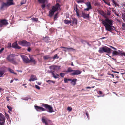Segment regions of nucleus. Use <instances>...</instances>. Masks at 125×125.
<instances>
[{
  "label": "nucleus",
  "mask_w": 125,
  "mask_h": 125,
  "mask_svg": "<svg viewBox=\"0 0 125 125\" xmlns=\"http://www.w3.org/2000/svg\"><path fill=\"white\" fill-rule=\"evenodd\" d=\"M102 23L105 26L106 30L111 32L112 29L111 26L113 25L112 21L107 18L105 20L102 21Z\"/></svg>",
  "instance_id": "f257e3e1"
},
{
  "label": "nucleus",
  "mask_w": 125,
  "mask_h": 125,
  "mask_svg": "<svg viewBox=\"0 0 125 125\" xmlns=\"http://www.w3.org/2000/svg\"><path fill=\"white\" fill-rule=\"evenodd\" d=\"M111 51L112 50L110 48L107 46H104L100 48L98 51L100 53H102L105 52L109 54L111 53Z\"/></svg>",
  "instance_id": "f03ea898"
},
{
  "label": "nucleus",
  "mask_w": 125,
  "mask_h": 125,
  "mask_svg": "<svg viewBox=\"0 0 125 125\" xmlns=\"http://www.w3.org/2000/svg\"><path fill=\"white\" fill-rule=\"evenodd\" d=\"M60 7V5L58 3H57L55 5L53 6L52 9L49 11V16L51 17L54 14L55 12L56 11L59 7Z\"/></svg>",
  "instance_id": "7ed1b4c3"
},
{
  "label": "nucleus",
  "mask_w": 125,
  "mask_h": 125,
  "mask_svg": "<svg viewBox=\"0 0 125 125\" xmlns=\"http://www.w3.org/2000/svg\"><path fill=\"white\" fill-rule=\"evenodd\" d=\"M15 55L14 54H10L6 58L7 60L10 62H12V63L16 64V62L15 61L13 57L15 56Z\"/></svg>",
  "instance_id": "20e7f679"
},
{
  "label": "nucleus",
  "mask_w": 125,
  "mask_h": 125,
  "mask_svg": "<svg viewBox=\"0 0 125 125\" xmlns=\"http://www.w3.org/2000/svg\"><path fill=\"white\" fill-rule=\"evenodd\" d=\"M112 55L113 56L120 55L122 56H125V52L122 51L120 50H118L117 51H113Z\"/></svg>",
  "instance_id": "39448f33"
},
{
  "label": "nucleus",
  "mask_w": 125,
  "mask_h": 125,
  "mask_svg": "<svg viewBox=\"0 0 125 125\" xmlns=\"http://www.w3.org/2000/svg\"><path fill=\"white\" fill-rule=\"evenodd\" d=\"M18 44L21 45L23 46H29L30 45V43L29 42H27L24 40L20 41L18 42Z\"/></svg>",
  "instance_id": "423d86ee"
},
{
  "label": "nucleus",
  "mask_w": 125,
  "mask_h": 125,
  "mask_svg": "<svg viewBox=\"0 0 125 125\" xmlns=\"http://www.w3.org/2000/svg\"><path fill=\"white\" fill-rule=\"evenodd\" d=\"M42 106L44 107L46 109L48 110V111L50 113H52L54 112L53 109V108L50 105L45 104H42Z\"/></svg>",
  "instance_id": "0eeeda50"
},
{
  "label": "nucleus",
  "mask_w": 125,
  "mask_h": 125,
  "mask_svg": "<svg viewBox=\"0 0 125 125\" xmlns=\"http://www.w3.org/2000/svg\"><path fill=\"white\" fill-rule=\"evenodd\" d=\"M20 56L25 63H29V59L27 56L21 55Z\"/></svg>",
  "instance_id": "6e6552de"
},
{
  "label": "nucleus",
  "mask_w": 125,
  "mask_h": 125,
  "mask_svg": "<svg viewBox=\"0 0 125 125\" xmlns=\"http://www.w3.org/2000/svg\"><path fill=\"white\" fill-rule=\"evenodd\" d=\"M34 107L35 109L37 111H45V109L42 107H40L37 105H35Z\"/></svg>",
  "instance_id": "1a4fd4ad"
},
{
  "label": "nucleus",
  "mask_w": 125,
  "mask_h": 125,
  "mask_svg": "<svg viewBox=\"0 0 125 125\" xmlns=\"http://www.w3.org/2000/svg\"><path fill=\"white\" fill-rule=\"evenodd\" d=\"M82 72L79 70H74L73 72L71 73V75H74L80 74Z\"/></svg>",
  "instance_id": "9d476101"
},
{
  "label": "nucleus",
  "mask_w": 125,
  "mask_h": 125,
  "mask_svg": "<svg viewBox=\"0 0 125 125\" xmlns=\"http://www.w3.org/2000/svg\"><path fill=\"white\" fill-rule=\"evenodd\" d=\"M11 47L15 49H19L21 48V47H20L18 45L17 43V41H16L15 42L13 43L12 44Z\"/></svg>",
  "instance_id": "9b49d317"
},
{
  "label": "nucleus",
  "mask_w": 125,
  "mask_h": 125,
  "mask_svg": "<svg viewBox=\"0 0 125 125\" xmlns=\"http://www.w3.org/2000/svg\"><path fill=\"white\" fill-rule=\"evenodd\" d=\"M39 3L41 4H42L41 5V7L42 9L44 8L45 7V4L46 1L45 0H38Z\"/></svg>",
  "instance_id": "f8f14e48"
},
{
  "label": "nucleus",
  "mask_w": 125,
  "mask_h": 125,
  "mask_svg": "<svg viewBox=\"0 0 125 125\" xmlns=\"http://www.w3.org/2000/svg\"><path fill=\"white\" fill-rule=\"evenodd\" d=\"M29 57L30 58L29 60V63L30 62H33L34 65L36 64V62L31 55H29Z\"/></svg>",
  "instance_id": "ddd939ff"
},
{
  "label": "nucleus",
  "mask_w": 125,
  "mask_h": 125,
  "mask_svg": "<svg viewBox=\"0 0 125 125\" xmlns=\"http://www.w3.org/2000/svg\"><path fill=\"white\" fill-rule=\"evenodd\" d=\"M49 68L51 70H52L54 71H57L59 70V68L56 66L55 65H52L49 66Z\"/></svg>",
  "instance_id": "4468645a"
},
{
  "label": "nucleus",
  "mask_w": 125,
  "mask_h": 125,
  "mask_svg": "<svg viewBox=\"0 0 125 125\" xmlns=\"http://www.w3.org/2000/svg\"><path fill=\"white\" fill-rule=\"evenodd\" d=\"M42 121L43 123H45L46 125H48L47 122L50 121V120L45 117H42Z\"/></svg>",
  "instance_id": "2eb2a0df"
},
{
  "label": "nucleus",
  "mask_w": 125,
  "mask_h": 125,
  "mask_svg": "<svg viewBox=\"0 0 125 125\" xmlns=\"http://www.w3.org/2000/svg\"><path fill=\"white\" fill-rule=\"evenodd\" d=\"M7 1L6 3L8 7L9 6L13 5L14 3H13V0H7Z\"/></svg>",
  "instance_id": "dca6fc26"
},
{
  "label": "nucleus",
  "mask_w": 125,
  "mask_h": 125,
  "mask_svg": "<svg viewBox=\"0 0 125 125\" xmlns=\"http://www.w3.org/2000/svg\"><path fill=\"white\" fill-rule=\"evenodd\" d=\"M49 72L52 74L53 75V77L54 78L56 79L59 78V75L58 74H56V75H55L54 73V71H52V70H51Z\"/></svg>",
  "instance_id": "f3484780"
},
{
  "label": "nucleus",
  "mask_w": 125,
  "mask_h": 125,
  "mask_svg": "<svg viewBox=\"0 0 125 125\" xmlns=\"http://www.w3.org/2000/svg\"><path fill=\"white\" fill-rule=\"evenodd\" d=\"M5 118L2 114L0 113V122H5Z\"/></svg>",
  "instance_id": "a211bd4d"
},
{
  "label": "nucleus",
  "mask_w": 125,
  "mask_h": 125,
  "mask_svg": "<svg viewBox=\"0 0 125 125\" xmlns=\"http://www.w3.org/2000/svg\"><path fill=\"white\" fill-rule=\"evenodd\" d=\"M82 16L84 18H89V14H86L83 11L82 12Z\"/></svg>",
  "instance_id": "6ab92c4d"
},
{
  "label": "nucleus",
  "mask_w": 125,
  "mask_h": 125,
  "mask_svg": "<svg viewBox=\"0 0 125 125\" xmlns=\"http://www.w3.org/2000/svg\"><path fill=\"white\" fill-rule=\"evenodd\" d=\"M37 80V79L36 76L35 75H32L31 76L29 81L31 82V81H34V80Z\"/></svg>",
  "instance_id": "aec40b11"
},
{
  "label": "nucleus",
  "mask_w": 125,
  "mask_h": 125,
  "mask_svg": "<svg viewBox=\"0 0 125 125\" xmlns=\"http://www.w3.org/2000/svg\"><path fill=\"white\" fill-rule=\"evenodd\" d=\"M6 6L8 7L6 3L3 2L0 7V10H4V7Z\"/></svg>",
  "instance_id": "412c9836"
},
{
  "label": "nucleus",
  "mask_w": 125,
  "mask_h": 125,
  "mask_svg": "<svg viewBox=\"0 0 125 125\" xmlns=\"http://www.w3.org/2000/svg\"><path fill=\"white\" fill-rule=\"evenodd\" d=\"M0 22L3 25H7L8 23L7 22V20L3 19L2 20L0 21Z\"/></svg>",
  "instance_id": "4be33fe9"
},
{
  "label": "nucleus",
  "mask_w": 125,
  "mask_h": 125,
  "mask_svg": "<svg viewBox=\"0 0 125 125\" xmlns=\"http://www.w3.org/2000/svg\"><path fill=\"white\" fill-rule=\"evenodd\" d=\"M72 19V23L73 24H75L77 25V24L78 21L77 19L75 18H73Z\"/></svg>",
  "instance_id": "5701e85b"
},
{
  "label": "nucleus",
  "mask_w": 125,
  "mask_h": 125,
  "mask_svg": "<svg viewBox=\"0 0 125 125\" xmlns=\"http://www.w3.org/2000/svg\"><path fill=\"white\" fill-rule=\"evenodd\" d=\"M64 22L65 24H70L71 23L72 20H64Z\"/></svg>",
  "instance_id": "b1692460"
},
{
  "label": "nucleus",
  "mask_w": 125,
  "mask_h": 125,
  "mask_svg": "<svg viewBox=\"0 0 125 125\" xmlns=\"http://www.w3.org/2000/svg\"><path fill=\"white\" fill-rule=\"evenodd\" d=\"M77 81V79H74L71 80V83L74 85H75L76 84V82Z\"/></svg>",
  "instance_id": "393cba45"
},
{
  "label": "nucleus",
  "mask_w": 125,
  "mask_h": 125,
  "mask_svg": "<svg viewBox=\"0 0 125 125\" xmlns=\"http://www.w3.org/2000/svg\"><path fill=\"white\" fill-rule=\"evenodd\" d=\"M79 10H78L77 8V5H76V8H75V11L76 13V15L78 17H80V16L79 13Z\"/></svg>",
  "instance_id": "a878e982"
},
{
  "label": "nucleus",
  "mask_w": 125,
  "mask_h": 125,
  "mask_svg": "<svg viewBox=\"0 0 125 125\" xmlns=\"http://www.w3.org/2000/svg\"><path fill=\"white\" fill-rule=\"evenodd\" d=\"M8 71L10 72V73H13L14 74H15L16 75H17V73L14 72V71L12 69H11L10 68H9L8 69Z\"/></svg>",
  "instance_id": "bb28decb"
},
{
  "label": "nucleus",
  "mask_w": 125,
  "mask_h": 125,
  "mask_svg": "<svg viewBox=\"0 0 125 125\" xmlns=\"http://www.w3.org/2000/svg\"><path fill=\"white\" fill-rule=\"evenodd\" d=\"M60 47L61 48H62L66 49L67 50H72V51H74L75 50L74 49L72 48H68L66 47H63V46H61Z\"/></svg>",
  "instance_id": "cd10ccee"
},
{
  "label": "nucleus",
  "mask_w": 125,
  "mask_h": 125,
  "mask_svg": "<svg viewBox=\"0 0 125 125\" xmlns=\"http://www.w3.org/2000/svg\"><path fill=\"white\" fill-rule=\"evenodd\" d=\"M86 5L87 8L91 9H92V6L90 2H88L87 3Z\"/></svg>",
  "instance_id": "c85d7f7f"
},
{
  "label": "nucleus",
  "mask_w": 125,
  "mask_h": 125,
  "mask_svg": "<svg viewBox=\"0 0 125 125\" xmlns=\"http://www.w3.org/2000/svg\"><path fill=\"white\" fill-rule=\"evenodd\" d=\"M5 72V71L4 70H0V77H2L4 74Z\"/></svg>",
  "instance_id": "c756f323"
},
{
  "label": "nucleus",
  "mask_w": 125,
  "mask_h": 125,
  "mask_svg": "<svg viewBox=\"0 0 125 125\" xmlns=\"http://www.w3.org/2000/svg\"><path fill=\"white\" fill-rule=\"evenodd\" d=\"M111 9L110 8L109 9H108L107 10V15L110 16L111 15Z\"/></svg>",
  "instance_id": "7c9ffc66"
},
{
  "label": "nucleus",
  "mask_w": 125,
  "mask_h": 125,
  "mask_svg": "<svg viewBox=\"0 0 125 125\" xmlns=\"http://www.w3.org/2000/svg\"><path fill=\"white\" fill-rule=\"evenodd\" d=\"M122 18L124 22H125V14H122Z\"/></svg>",
  "instance_id": "2f4dec72"
},
{
  "label": "nucleus",
  "mask_w": 125,
  "mask_h": 125,
  "mask_svg": "<svg viewBox=\"0 0 125 125\" xmlns=\"http://www.w3.org/2000/svg\"><path fill=\"white\" fill-rule=\"evenodd\" d=\"M74 70H72L71 67L69 68L67 70V72H73Z\"/></svg>",
  "instance_id": "473e14b6"
},
{
  "label": "nucleus",
  "mask_w": 125,
  "mask_h": 125,
  "mask_svg": "<svg viewBox=\"0 0 125 125\" xmlns=\"http://www.w3.org/2000/svg\"><path fill=\"white\" fill-rule=\"evenodd\" d=\"M78 3H81L84 2V0H79L77 1Z\"/></svg>",
  "instance_id": "72a5a7b5"
},
{
  "label": "nucleus",
  "mask_w": 125,
  "mask_h": 125,
  "mask_svg": "<svg viewBox=\"0 0 125 125\" xmlns=\"http://www.w3.org/2000/svg\"><path fill=\"white\" fill-rule=\"evenodd\" d=\"M50 58V57L48 55H46L44 57V58L45 60L48 59Z\"/></svg>",
  "instance_id": "f704fd0d"
},
{
  "label": "nucleus",
  "mask_w": 125,
  "mask_h": 125,
  "mask_svg": "<svg viewBox=\"0 0 125 125\" xmlns=\"http://www.w3.org/2000/svg\"><path fill=\"white\" fill-rule=\"evenodd\" d=\"M67 110L69 111V112L71 111L72 110V108L70 107H68L67 108Z\"/></svg>",
  "instance_id": "c9c22d12"
},
{
  "label": "nucleus",
  "mask_w": 125,
  "mask_h": 125,
  "mask_svg": "<svg viewBox=\"0 0 125 125\" xmlns=\"http://www.w3.org/2000/svg\"><path fill=\"white\" fill-rule=\"evenodd\" d=\"M58 13H57L55 14L54 16V20H56L57 16L58 15Z\"/></svg>",
  "instance_id": "e433bc0d"
},
{
  "label": "nucleus",
  "mask_w": 125,
  "mask_h": 125,
  "mask_svg": "<svg viewBox=\"0 0 125 125\" xmlns=\"http://www.w3.org/2000/svg\"><path fill=\"white\" fill-rule=\"evenodd\" d=\"M7 107L10 111H12V108L11 107L7 106Z\"/></svg>",
  "instance_id": "4c0bfd02"
},
{
  "label": "nucleus",
  "mask_w": 125,
  "mask_h": 125,
  "mask_svg": "<svg viewBox=\"0 0 125 125\" xmlns=\"http://www.w3.org/2000/svg\"><path fill=\"white\" fill-rule=\"evenodd\" d=\"M60 75L61 77H63L65 75V74L64 73H61L60 74Z\"/></svg>",
  "instance_id": "58836bf2"
},
{
  "label": "nucleus",
  "mask_w": 125,
  "mask_h": 125,
  "mask_svg": "<svg viewBox=\"0 0 125 125\" xmlns=\"http://www.w3.org/2000/svg\"><path fill=\"white\" fill-rule=\"evenodd\" d=\"M11 47V44L10 43H8V47L10 48Z\"/></svg>",
  "instance_id": "ea45409f"
},
{
  "label": "nucleus",
  "mask_w": 125,
  "mask_h": 125,
  "mask_svg": "<svg viewBox=\"0 0 125 125\" xmlns=\"http://www.w3.org/2000/svg\"><path fill=\"white\" fill-rule=\"evenodd\" d=\"M35 88L38 90H39L40 89V87L38 85H35Z\"/></svg>",
  "instance_id": "a19ab883"
},
{
  "label": "nucleus",
  "mask_w": 125,
  "mask_h": 125,
  "mask_svg": "<svg viewBox=\"0 0 125 125\" xmlns=\"http://www.w3.org/2000/svg\"><path fill=\"white\" fill-rule=\"evenodd\" d=\"M86 114L88 119H89V115L88 113L87 112H86Z\"/></svg>",
  "instance_id": "79ce46f5"
},
{
  "label": "nucleus",
  "mask_w": 125,
  "mask_h": 125,
  "mask_svg": "<svg viewBox=\"0 0 125 125\" xmlns=\"http://www.w3.org/2000/svg\"><path fill=\"white\" fill-rule=\"evenodd\" d=\"M104 2L105 4H106L108 5L109 6H111V5L110 4V3H107L105 0V1H104Z\"/></svg>",
  "instance_id": "37998d69"
},
{
  "label": "nucleus",
  "mask_w": 125,
  "mask_h": 125,
  "mask_svg": "<svg viewBox=\"0 0 125 125\" xmlns=\"http://www.w3.org/2000/svg\"><path fill=\"white\" fill-rule=\"evenodd\" d=\"M33 20L35 21H38V18H33L32 19Z\"/></svg>",
  "instance_id": "c03bdc74"
},
{
  "label": "nucleus",
  "mask_w": 125,
  "mask_h": 125,
  "mask_svg": "<svg viewBox=\"0 0 125 125\" xmlns=\"http://www.w3.org/2000/svg\"><path fill=\"white\" fill-rule=\"evenodd\" d=\"M5 122H0V125H4Z\"/></svg>",
  "instance_id": "a18cd8bd"
},
{
  "label": "nucleus",
  "mask_w": 125,
  "mask_h": 125,
  "mask_svg": "<svg viewBox=\"0 0 125 125\" xmlns=\"http://www.w3.org/2000/svg\"><path fill=\"white\" fill-rule=\"evenodd\" d=\"M46 82H52V83H55V82H54V81H52L51 80H48L46 81Z\"/></svg>",
  "instance_id": "49530a36"
},
{
  "label": "nucleus",
  "mask_w": 125,
  "mask_h": 125,
  "mask_svg": "<svg viewBox=\"0 0 125 125\" xmlns=\"http://www.w3.org/2000/svg\"><path fill=\"white\" fill-rule=\"evenodd\" d=\"M4 48H2L0 50V53H1L4 50Z\"/></svg>",
  "instance_id": "de8ad7c7"
},
{
  "label": "nucleus",
  "mask_w": 125,
  "mask_h": 125,
  "mask_svg": "<svg viewBox=\"0 0 125 125\" xmlns=\"http://www.w3.org/2000/svg\"><path fill=\"white\" fill-rule=\"evenodd\" d=\"M110 47L111 48H112L114 49V50H117V49L116 48L111 46H110Z\"/></svg>",
  "instance_id": "09e8293b"
},
{
  "label": "nucleus",
  "mask_w": 125,
  "mask_h": 125,
  "mask_svg": "<svg viewBox=\"0 0 125 125\" xmlns=\"http://www.w3.org/2000/svg\"><path fill=\"white\" fill-rule=\"evenodd\" d=\"M67 79L66 78H64V82L65 83H67L68 82Z\"/></svg>",
  "instance_id": "8fccbe9b"
},
{
  "label": "nucleus",
  "mask_w": 125,
  "mask_h": 125,
  "mask_svg": "<svg viewBox=\"0 0 125 125\" xmlns=\"http://www.w3.org/2000/svg\"><path fill=\"white\" fill-rule=\"evenodd\" d=\"M90 9H91L89 8H87L85 9L84 10H87V11H88Z\"/></svg>",
  "instance_id": "3c124183"
},
{
  "label": "nucleus",
  "mask_w": 125,
  "mask_h": 125,
  "mask_svg": "<svg viewBox=\"0 0 125 125\" xmlns=\"http://www.w3.org/2000/svg\"><path fill=\"white\" fill-rule=\"evenodd\" d=\"M57 54L55 55L53 57V58L54 59H55L56 58V57H57Z\"/></svg>",
  "instance_id": "603ef678"
},
{
  "label": "nucleus",
  "mask_w": 125,
  "mask_h": 125,
  "mask_svg": "<svg viewBox=\"0 0 125 125\" xmlns=\"http://www.w3.org/2000/svg\"><path fill=\"white\" fill-rule=\"evenodd\" d=\"M122 27L125 28V23H123L122 25Z\"/></svg>",
  "instance_id": "864d4df0"
},
{
  "label": "nucleus",
  "mask_w": 125,
  "mask_h": 125,
  "mask_svg": "<svg viewBox=\"0 0 125 125\" xmlns=\"http://www.w3.org/2000/svg\"><path fill=\"white\" fill-rule=\"evenodd\" d=\"M31 50V49L29 47H28L27 49V51L28 52H30Z\"/></svg>",
  "instance_id": "5fc2aeb1"
},
{
  "label": "nucleus",
  "mask_w": 125,
  "mask_h": 125,
  "mask_svg": "<svg viewBox=\"0 0 125 125\" xmlns=\"http://www.w3.org/2000/svg\"><path fill=\"white\" fill-rule=\"evenodd\" d=\"M99 5V4L98 2H96L95 3V6H98Z\"/></svg>",
  "instance_id": "6e6d98bb"
},
{
  "label": "nucleus",
  "mask_w": 125,
  "mask_h": 125,
  "mask_svg": "<svg viewBox=\"0 0 125 125\" xmlns=\"http://www.w3.org/2000/svg\"><path fill=\"white\" fill-rule=\"evenodd\" d=\"M116 15H117L118 17H120L121 16L120 14H118L117 13L116 14Z\"/></svg>",
  "instance_id": "4d7b16f0"
},
{
  "label": "nucleus",
  "mask_w": 125,
  "mask_h": 125,
  "mask_svg": "<svg viewBox=\"0 0 125 125\" xmlns=\"http://www.w3.org/2000/svg\"><path fill=\"white\" fill-rule=\"evenodd\" d=\"M112 72H114V73H119V72H117V71H112Z\"/></svg>",
  "instance_id": "13d9d810"
},
{
  "label": "nucleus",
  "mask_w": 125,
  "mask_h": 125,
  "mask_svg": "<svg viewBox=\"0 0 125 125\" xmlns=\"http://www.w3.org/2000/svg\"><path fill=\"white\" fill-rule=\"evenodd\" d=\"M99 93L100 94L102 95V92L101 91H99Z\"/></svg>",
  "instance_id": "bf43d9fd"
},
{
  "label": "nucleus",
  "mask_w": 125,
  "mask_h": 125,
  "mask_svg": "<svg viewBox=\"0 0 125 125\" xmlns=\"http://www.w3.org/2000/svg\"><path fill=\"white\" fill-rule=\"evenodd\" d=\"M121 5L122 6H124L125 7V3L122 4Z\"/></svg>",
  "instance_id": "052dcab7"
},
{
  "label": "nucleus",
  "mask_w": 125,
  "mask_h": 125,
  "mask_svg": "<svg viewBox=\"0 0 125 125\" xmlns=\"http://www.w3.org/2000/svg\"><path fill=\"white\" fill-rule=\"evenodd\" d=\"M113 11L114 12V13L115 15H116V14L117 13H116V11L115 10H114V11L113 10Z\"/></svg>",
  "instance_id": "680f3d73"
},
{
  "label": "nucleus",
  "mask_w": 125,
  "mask_h": 125,
  "mask_svg": "<svg viewBox=\"0 0 125 125\" xmlns=\"http://www.w3.org/2000/svg\"><path fill=\"white\" fill-rule=\"evenodd\" d=\"M118 82H113V83H115V84H116V83H117Z\"/></svg>",
  "instance_id": "e2e57ef3"
},
{
  "label": "nucleus",
  "mask_w": 125,
  "mask_h": 125,
  "mask_svg": "<svg viewBox=\"0 0 125 125\" xmlns=\"http://www.w3.org/2000/svg\"><path fill=\"white\" fill-rule=\"evenodd\" d=\"M111 76H112L113 78H114V75L113 74H111Z\"/></svg>",
  "instance_id": "0e129e2a"
},
{
  "label": "nucleus",
  "mask_w": 125,
  "mask_h": 125,
  "mask_svg": "<svg viewBox=\"0 0 125 125\" xmlns=\"http://www.w3.org/2000/svg\"><path fill=\"white\" fill-rule=\"evenodd\" d=\"M86 89H90L91 88V87H87L86 88Z\"/></svg>",
  "instance_id": "69168bd1"
},
{
  "label": "nucleus",
  "mask_w": 125,
  "mask_h": 125,
  "mask_svg": "<svg viewBox=\"0 0 125 125\" xmlns=\"http://www.w3.org/2000/svg\"><path fill=\"white\" fill-rule=\"evenodd\" d=\"M3 89L1 88H0V92H1V91H3Z\"/></svg>",
  "instance_id": "338daca9"
},
{
  "label": "nucleus",
  "mask_w": 125,
  "mask_h": 125,
  "mask_svg": "<svg viewBox=\"0 0 125 125\" xmlns=\"http://www.w3.org/2000/svg\"><path fill=\"white\" fill-rule=\"evenodd\" d=\"M13 80H11L10 83H12L13 82Z\"/></svg>",
  "instance_id": "774afa93"
}]
</instances>
